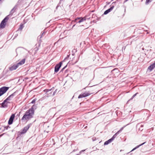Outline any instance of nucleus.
Wrapping results in <instances>:
<instances>
[{
    "label": "nucleus",
    "mask_w": 155,
    "mask_h": 155,
    "mask_svg": "<svg viewBox=\"0 0 155 155\" xmlns=\"http://www.w3.org/2000/svg\"><path fill=\"white\" fill-rule=\"evenodd\" d=\"M97 18V16H96L95 14L93 15L92 18Z\"/></svg>",
    "instance_id": "29"
},
{
    "label": "nucleus",
    "mask_w": 155,
    "mask_h": 155,
    "mask_svg": "<svg viewBox=\"0 0 155 155\" xmlns=\"http://www.w3.org/2000/svg\"><path fill=\"white\" fill-rule=\"evenodd\" d=\"M114 8V6H111L109 8L106 10L104 12V15H107L109 12H110L111 11H112Z\"/></svg>",
    "instance_id": "10"
},
{
    "label": "nucleus",
    "mask_w": 155,
    "mask_h": 155,
    "mask_svg": "<svg viewBox=\"0 0 155 155\" xmlns=\"http://www.w3.org/2000/svg\"><path fill=\"white\" fill-rule=\"evenodd\" d=\"M15 117V114H13L11 115L8 121V124L11 125L12 124Z\"/></svg>",
    "instance_id": "7"
},
{
    "label": "nucleus",
    "mask_w": 155,
    "mask_h": 155,
    "mask_svg": "<svg viewBox=\"0 0 155 155\" xmlns=\"http://www.w3.org/2000/svg\"><path fill=\"white\" fill-rule=\"evenodd\" d=\"M34 115L33 113L31 110H28L25 112L21 119L22 120L28 121L32 118Z\"/></svg>",
    "instance_id": "1"
},
{
    "label": "nucleus",
    "mask_w": 155,
    "mask_h": 155,
    "mask_svg": "<svg viewBox=\"0 0 155 155\" xmlns=\"http://www.w3.org/2000/svg\"><path fill=\"white\" fill-rule=\"evenodd\" d=\"M3 102H4V103H5V104H6L7 103V102H8L7 101V100H6V99Z\"/></svg>",
    "instance_id": "35"
},
{
    "label": "nucleus",
    "mask_w": 155,
    "mask_h": 155,
    "mask_svg": "<svg viewBox=\"0 0 155 155\" xmlns=\"http://www.w3.org/2000/svg\"><path fill=\"white\" fill-rule=\"evenodd\" d=\"M57 90L56 89L55 91L53 92V94H52V96H54L55 94V93H56V92H57Z\"/></svg>",
    "instance_id": "31"
},
{
    "label": "nucleus",
    "mask_w": 155,
    "mask_h": 155,
    "mask_svg": "<svg viewBox=\"0 0 155 155\" xmlns=\"http://www.w3.org/2000/svg\"><path fill=\"white\" fill-rule=\"evenodd\" d=\"M6 100H7V101H10L11 100V98L9 97V96H8L7 98H6Z\"/></svg>",
    "instance_id": "32"
},
{
    "label": "nucleus",
    "mask_w": 155,
    "mask_h": 155,
    "mask_svg": "<svg viewBox=\"0 0 155 155\" xmlns=\"http://www.w3.org/2000/svg\"><path fill=\"white\" fill-rule=\"evenodd\" d=\"M145 142H144L143 143H141V144L139 145H138L136 147H135L134 148V149H133L131 150V151H132L134 150H135V149H136L138 148V147H139L140 146L143 145L144 144H145Z\"/></svg>",
    "instance_id": "18"
},
{
    "label": "nucleus",
    "mask_w": 155,
    "mask_h": 155,
    "mask_svg": "<svg viewBox=\"0 0 155 155\" xmlns=\"http://www.w3.org/2000/svg\"><path fill=\"white\" fill-rule=\"evenodd\" d=\"M15 92L13 93L12 94L10 95L9 96V97L11 98H13L14 96H15Z\"/></svg>",
    "instance_id": "22"
},
{
    "label": "nucleus",
    "mask_w": 155,
    "mask_h": 155,
    "mask_svg": "<svg viewBox=\"0 0 155 155\" xmlns=\"http://www.w3.org/2000/svg\"><path fill=\"white\" fill-rule=\"evenodd\" d=\"M9 87H3L0 88V96L5 94L8 89Z\"/></svg>",
    "instance_id": "3"
},
{
    "label": "nucleus",
    "mask_w": 155,
    "mask_h": 155,
    "mask_svg": "<svg viewBox=\"0 0 155 155\" xmlns=\"http://www.w3.org/2000/svg\"><path fill=\"white\" fill-rule=\"evenodd\" d=\"M90 18H87V19H90Z\"/></svg>",
    "instance_id": "44"
},
{
    "label": "nucleus",
    "mask_w": 155,
    "mask_h": 155,
    "mask_svg": "<svg viewBox=\"0 0 155 155\" xmlns=\"http://www.w3.org/2000/svg\"><path fill=\"white\" fill-rule=\"evenodd\" d=\"M5 25L6 23H4V22L2 21L0 25V27L1 28H4L5 27Z\"/></svg>",
    "instance_id": "17"
},
{
    "label": "nucleus",
    "mask_w": 155,
    "mask_h": 155,
    "mask_svg": "<svg viewBox=\"0 0 155 155\" xmlns=\"http://www.w3.org/2000/svg\"><path fill=\"white\" fill-rule=\"evenodd\" d=\"M113 140L111 138L110 139L108 140L107 141H106L104 143V145H107L108 144L110 143H111Z\"/></svg>",
    "instance_id": "14"
},
{
    "label": "nucleus",
    "mask_w": 155,
    "mask_h": 155,
    "mask_svg": "<svg viewBox=\"0 0 155 155\" xmlns=\"http://www.w3.org/2000/svg\"><path fill=\"white\" fill-rule=\"evenodd\" d=\"M44 32H43V33L42 34V35L44 34Z\"/></svg>",
    "instance_id": "43"
},
{
    "label": "nucleus",
    "mask_w": 155,
    "mask_h": 155,
    "mask_svg": "<svg viewBox=\"0 0 155 155\" xmlns=\"http://www.w3.org/2000/svg\"><path fill=\"white\" fill-rule=\"evenodd\" d=\"M148 115H147V117H148Z\"/></svg>",
    "instance_id": "50"
},
{
    "label": "nucleus",
    "mask_w": 155,
    "mask_h": 155,
    "mask_svg": "<svg viewBox=\"0 0 155 155\" xmlns=\"http://www.w3.org/2000/svg\"><path fill=\"white\" fill-rule=\"evenodd\" d=\"M67 66V65L65 66V67H64L63 68H62L61 69V72L63 71V70H64L65 69V68Z\"/></svg>",
    "instance_id": "30"
},
{
    "label": "nucleus",
    "mask_w": 155,
    "mask_h": 155,
    "mask_svg": "<svg viewBox=\"0 0 155 155\" xmlns=\"http://www.w3.org/2000/svg\"><path fill=\"white\" fill-rule=\"evenodd\" d=\"M137 94H138V93H136L135 94H134V95H133L132 97H131V98H130V100H132L133 99V98L135 97L136 96V95H137Z\"/></svg>",
    "instance_id": "26"
},
{
    "label": "nucleus",
    "mask_w": 155,
    "mask_h": 155,
    "mask_svg": "<svg viewBox=\"0 0 155 155\" xmlns=\"http://www.w3.org/2000/svg\"><path fill=\"white\" fill-rule=\"evenodd\" d=\"M110 3V2H109L108 3V4H109Z\"/></svg>",
    "instance_id": "46"
},
{
    "label": "nucleus",
    "mask_w": 155,
    "mask_h": 155,
    "mask_svg": "<svg viewBox=\"0 0 155 155\" xmlns=\"http://www.w3.org/2000/svg\"><path fill=\"white\" fill-rule=\"evenodd\" d=\"M18 66L17 64H14L12 66L9 68V70L11 71H12L16 70L18 67Z\"/></svg>",
    "instance_id": "9"
},
{
    "label": "nucleus",
    "mask_w": 155,
    "mask_h": 155,
    "mask_svg": "<svg viewBox=\"0 0 155 155\" xmlns=\"http://www.w3.org/2000/svg\"><path fill=\"white\" fill-rule=\"evenodd\" d=\"M86 18L85 17L83 18H76L73 21L74 22H76L77 23H80L81 22L84 21L86 20Z\"/></svg>",
    "instance_id": "4"
},
{
    "label": "nucleus",
    "mask_w": 155,
    "mask_h": 155,
    "mask_svg": "<svg viewBox=\"0 0 155 155\" xmlns=\"http://www.w3.org/2000/svg\"><path fill=\"white\" fill-rule=\"evenodd\" d=\"M62 62H60L59 63L56 64L54 67V72L57 73L59 70L60 68L61 67L62 64Z\"/></svg>",
    "instance_id": "5"
},
{
    "label": "nucleus",
    "mask_w": 155,
    "mask_h": 155,
    "mask_svg": "<svg viewBox=\"0 0 155 155\" xmlns=\"http://www.w3.org/2000/svg\"><path fill=\"white\" fill-rule=\"evenodd\" d=\"M69 57V55H68L67 57L65 58L64 60H66L68 59V58Z\"/></svg>",
    "instance_id": "34"
},
{
    "label": "nucleus",
    "mask_w": 155,
    "mask_h": 155,
    "mask_svg": "<svg viewBox=\"0 0 155 155\" xmlns=\"http://www.w3.org/2000/svg\"><path fill=\"white\" fill-rule=\"evenodd\" d=\"M143 129H142V128L141 127H140L139 128V130H140L141 131H142L143 130Z\"/></svg>",
    "instance_id": "36"
},
{
    "label": "nucleus",
    "mask_w": 155,
    "mask_h": 155,
    "mask_svg": "<svg viewBox=\"0 0 155 155\" xmlns=\"http://www.w3.org/2000/svg\"><path fill=\"white\" fill-rule=\"evenodd\" d=\"M25 59H23L17 64L18 66L20 65H21L25 63Z\"/></svg>",
    "instance_id": "11"
},
{
    "label": "nucleus",
    "mask_w": 155,
    "mask_h": 155,
    "mask_svg": "<svg viewBox=\"0 0 155 155\" xmlns=\"http://www.w3.org/2000/svg\"><path fill=\"white\" fill-rule=\"evenodd\" d=\"M75 25L73 26V27L74 26H75Z\"/></svg>",
    "instance_id": "48"
},
{
    "label": "nucleus",
    "mask_w": 155,
    "mask_h": 155,
    "mask_svg": "<svg viewBox=\"0 0 155 155\" xmlns=\"http://www.w3.org/2000/svg\"><path fill=\"white\" fill-rule=\"evenodd\" d=\"M58 7V6H57V7H56V8H57Z\"/></svg>",
    "instance_id": "49"
},
{
    "label": "nucleus",
    "mask_w": 155,
    "mask_h": 155,
    "mask_svg": "<svg viewBox=\"0 0 155 155\" xmlns=\"http://www.w3.org/2000/svg\"><path fill=\"white\" fill-rule=\"evenodd\" d=\"M38 48H37V49H36V51H37V50H38Z\"/></svg>",
    "instance_id": "40"
},
{
    "label": "nucleus",
    "mask_w": 155,
    "mask_h": 155,
    "mask_svg": "<svg viewBox=\"0 0 155 155\" xmlns=\"http://www.w3.org/2000/svg\"><path fill=\"white\" fill-rule=\"evenodd\" d=\"M36 100V99H34L31 101V103L32 104H34L35 103Z\"/></svg>",
    "instance_id": "28"
},
{
    "label": "nucleus",
    "mask_w": 155,
    "mask_h": 155,
    "mask_svg": "<svg viewBox=\"0 0 155 155\" xmlns=\"http://www.w3.org/2000/svg\"><path fill=\"white\" fill-rule=\"evenodd\" d=\"M115 3V2H113L112 3V4H113L114 3Z\"/></svg>",
    "instance_id": "42"
},
{
    "label": "nucleus",
    "mask_w": 155,
    "mask_h": 155,
    "mask_svg": "<svg viewBox=\"0 0 155 155\" xmlns=\"http://www.w3.org/2000/svg\"><path fill=\"white\" fill-rule=\"evenodd\" d=\"M8 16H6L2 21L4 22V23H6L8 20L9 19L8 17Z\"/></svg>",
    "instance_id": "21"
},
{
    "label": "nucleus",
    "mask_w": 155,
    "mask_h": 155,
    "mask_svg": "<svg viewBox=\"0 0 155 155\" xmlns=\"http://www.w3.org/2000/svg\"><path fill=\"white\" fill-rule=\"evenodd\" d=\"M31 125V124H28L23 128L21 131H18V136H21L22 134L26 133L30 127Z\"/></svg>",
    "instance_id": "2"
},
{
    "label": "nucleus",
    "mask_w": 155,
    "mask_h": 155,
    "mask_svg": "<svg viewBox=\"0 0 155 155\" xmlns=\"http://www.w3.org/2000/svg\"><path fill=\"white\" fill-rule=\"evenodd\" d=\"M17 9V6H15L14 8L11 10L10 12V15H12L13 13L15 12V10Z\"/></svg>",
    "instance_id": "13"
},
{
    "label": "nucleus",
    "mask_w": 155,
    "mask_h": 155,
    "mask_svg": "<svg viewBox=\"0 0 155 155\" xmlns=\"http://www.w3.org/2000/svg\"><path fill=\"white\" fill-rule=\"evenodd\" d=\"M52 88L51 89H45L44 90V91L46 93H47V96L48 97L51 96V92H49L52 89Z\"/></svg>",
    "instance_id": "8"
},
{
    "label": "nucleus",
    "mask_w": 155,
    "mask_h": 155,
    "mask_svg": "<svg viewBox=\"0 0 155 155\" xmlns=\"http://www.w3.org/2000/svg\"><path fill=\"white\" fill-rule=\"evenodd\" d=\"M77 62V61H76V62H75V63H76Z\"/></svg>",
    "instance_id": "47"
},
{
    "label": "nucleus",
    "mask_w": 155,
    "mask_h": 155,
    "mask_svg": "<svg viewBox=\"0 0 155 155\" xmlns=\"http://www.w3.org/2000/svg\"><path fill=\"white\" fill-rule=\"evenodd\" d=\"M38 45H39V46H40V44H39Z\"/></svg>",
    "instance_id": "45"
},
{
    "label": "nucleus",
    "mask_w": 155,
    "mask_h": 155,
    "mask_svg": "<svg viewBox=\"0 0 155 155\" xmlns=\"http://www.w3.org/2000/svg\"><path fill=\"white\" fill-rule=\"evenodd\" d=\"M17 36H18L17 34L15 35V38H16Z\"/></svg>",
    "instance_id": "37"
},
{
    "label": "nucleus",
    "mask_w": 155,
    "mask_h": 155,
    "mask_svg": "<svg viewBox=\"0 0 155 155\" xmlns=\"http://www.w3.org/2000/svg\"><path fill=\"white\" fill-rule=\"evenodd\" d=\"M36 106L35 105H33L28 110H31L33 112V113H35V110L36 109Z\"/></svg>",
    "instance_id": "16"
},
{
    "label": "nucleus",
    "mask_w": 155,
    "mask_h": 155,
    "mask_svg": "<svg viewBox=\"0 0 155 155\" xmlns=\"http://www.w3.org/2000/svg\"><path fill=\"white\" fill-rule=\"evenodd\" d=\"M9 103V102H7L6 104L3 102L2 104H0L1 105V107L2 108H6L8 107V104Z\"/></svg>",
    "instance_id": "12"
},
{
    "label": "nucleus",
    "mask_w": 155,
    "mask_h": 155,
    "mask_svg": "<svg viewBox=\"0 0 155 155\" xmlns=\"http://www.w3.org/2000/svg\"><path fill=\"white\" fill-rule=\"evenodd\" d=\"M128 1V0H124V3H125L126 2H127V1Z\"/></svg>",
    "instance_id": "38"
},
{
    "label": "nucleus",
    "mask_w": 155,
    "mask_h": 155,
    "mask_svg": "<svg viewBox=\"0 0 155 155\" xmlns=\"http://www.w3.org/2000/svg\"><path fill=\"white\" fill-rule=\"evenodd\" d=\"M126 126H124L122 127L118 131V132H119V133L120 134V133L123 130L124 128Z\"/></svg>",
    "instance_id": "25"
},
{
    "label": "nucleus",
    "mask_w": 155,
    "mask_h": 155,
    "mask_svg": "<svg viewBox=\"0 0 155 155\" xmlns=\"http://www.w3.org/2000/svg\"><path fill=\"white\" fill-rule=\"evenodd\" d=\"M143 127V125H141L140 127H141V128H142Z\"/></svg>",
    "instance_id": "39"
},
{
    "label": "nucleus",
    "mask_w": 155,
    "mask_h": 155,
    "mask_svg": "<svg viewBox=\"0 0 155 155\" xmlns=\"http://www.w3.org/2000/svg\"><path fill=\"white\" fill-rule=\"evenodd\" d=\"M15 92L13 93L12 94L10 95L9 96V97L11 98H13L14 96H15Z\"/></svg>",
    "instance_id": "23"
},
{
    "label": "nucleus",
    "mask_w": 155,
    "mask_h": 155,
    "mask_svg": "<svg viewBox=\"0 0 155 155\" xmlns=\"http://www.w3.org/2000/svg\"><path fill=\"white\" fill-rule=\"evenodd\" d=\"M119 134V132H117L111 138L113 140H114Z\"/></svg>",
    "instance_id": "20"
},
{
    "label": "nucleus",
    "mask_w": 155,
    "mask_h": 155,
    "mask_svg": "<svg viewBox=\"0 0 155 155\" xmlns=\"http://www.w3.org/2000/svg\"><path fill=\"white\" fill-rule=\"evenodd\" d=\"M153 64H154V65H155V61L154 62V63H153Z\"/></svg>",
    "instance_id": "41"
},
{
    "label": "nucleus",
    "mask_w": 155,
    "mask_h": 155,
    "mask_svg": "<svg viewBox=\"0 0 155 155\" xmlns=\"http://www.w3.org/2000/svg\"><path fill=\"white\" fill-rule=\"evenodd\" d=\"M24 27V26L23 24H21L20 25V27L18 29V30L21 31Z\"/></svg>",
    "instance_id": "19"
},
{
    "label": "nucleus",
    "mask_w": 155,
    "mask_h": 155,
    "mask_svg": "<svg viewBox=\"0 0 155 155\" xmlns=\"http://www.w3.org/2000/svg\"><path fill=\"white\" fill-rule=\"evenodd\" d=\"M81 150V151H80L79 153L78 154H77V155H80V154H81L82 152H83L85 150Z\"/></svg>",
    "instance_id": "24"
},
{
    "label": "nucleus",
    "mask_w": 155,
    "mask_h": 155,
    "mask_svg": "<svg viewBox=\"0 0 155 155\" xmlns=\"http://www.w3.org/2000/svg\"><path fill=\"white\" fill-rule=\"evenodd\" d=\"M155 68V65H154V64H153L148 67V69L150 70V71H151Z\"/></svg>",
    "instance_id": "15"
},
{
    "label": "nucleus",
    "mask_w": 155,
    "mask_h": 155,
    "mask_svg": "<svg viewBox=\"0 0 155 155\" xmlns=\"http://www.w3.org/2000/svg\"><path fill=\"white\" fill-rule=\"evenodd\" d=\"M2 0H0V1H1Z\"/></svg>",
    "instance_id": "51"
},
{
    "label": "nucleus",
    "mask_w": 155,
    "mask_h": 155,
    "mask_svg": "<svg viewBox=\"0 0 155 155\" xmlns=\"http://www.w3.org/2000/svg\"><path fill=\"white\" fill-rule=\"evenodd\" d=\"M10 127L9 126H6L5 127V129L6 130H7L8 128H10Z\"/></svg>",
    "instance_id": "33"
},
{
    "label": "nucleus",
    "mask_w": 155,
    "mask_h": 155,
    "mask_svg": "<svg viewBox=\"0 0 155 155\" xmlns=\"http://www.w3.org/2000/svg\"><path fill=\"white\" fill-rule=\"evenodd\" d=\"M91 94V93H90L89 92H85L80 94L78 97V98H81L83 97H84L90 95Z\"/></svg>",
    "instance_id": "6"
},
{
    "label": "nucleus",
    "mask_w": 155,
    "mask_h": 155,
    "mask_svg": "<svg viewBox=\"0 0 155 155\" xmlns=\"http://www.w3.org/2000/svg\"><path fill=\"white\" fill-rule=\"evenodd\" d=\"M151 2V0H146V4H147L148 3Z\"/></svg>",
    "instance_id": "27"
}]
</instances>
